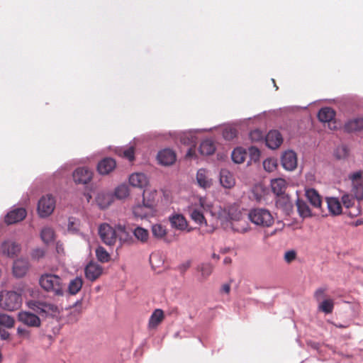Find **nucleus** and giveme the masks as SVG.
<instances>
[{"label":"nucleus","instance_id":"obj_1","mask_svg":"<svg viewBox=\"0 0 363 363\" xmlns=\"http://www.w3.org/2000/svg\"><path fill=\"white\" fill-rule=\"evenodd\" d=\"M39 284L49 296L57 301L67 294V285L60 276L45 273L40 277Z\"/></svg>","mask_w":363,"mask_h":363},{"label":"nucleus","instance_id":"obj_2","mask_svg":"<svg viewBox=\"0 0 363 363\" xmlns=\"http://www.w3.org/2000/svg\"><path fill=\"white\" fill-rule=\"evenodd\" d=\"M21 294L14 291L3 290L0 292V308L8 311H13L21 308Z\"/></svg>","mask_w":363,"mask_h":363},{"label":"nucleus","instance_id":"obj_3","mask_svg":"<svg viewBox=\"0 0 363 363\" xmlns=\"http://www.w3.org/2000/svg\"><path fill=\"white\" fill-rule=\"evenodd\" d=\"M249 220L257 226L270 227L274 223V218L270 211L263 208H255L248 213Z\"/></svg>","mask_w":363,"mask_h":363},{"label":"nucleus","instance_id":"obj_4","mask_svg":"<svg viewBox=\"0 0 363 363\" xmlns=\"http://www.w3.org/2000/svg\"><path fill=\"white\" fill-rule=\"evenodd\" d=\"M28 306L34 312L43 316L54 315L58 311L56 305L43 301H31L28 303Z\"/></svg>","mask_w":363,"mask_h":363},{"label":"nucleus","instance_id":"obj_5","mask_svg":"<svg viewBox=\"0 0 363 363\" xmlns=\"http://www.w3.org/2000/svg\"><path fill=\"white\" fill-rule=\"evenodd\" d=\"M55 208V199L51 194L43 196L38 201V212L41 218L50 216Z\"/></svg>","mask_w":363,"mask_h":363},{"label":"nucleus","instance_id":"obj_6","mask_svg":"<svg viewBox=\"0 0 363 363\" xmlns=\"http://www.w3.org/2000/svg\"><path fill=\"white\" fill-rule=\"evenodd\" d=\"M99 235L103 242L107 245H113L116 242V230L108 223H102L99 225Z\"/></svg>","mask_w":363,"mask_h":363},{"label":"nucleus","instance_id":"obj_7","mask_svg":"<svg viewBox=\"0 0 363 363\" xmlns=\"http://www.w3.org/2000/svg\"><path fill=\"white\" fill-rule=\"evenodd\" d=\"M155 213V208L151 202H143L133 207V214L137 219H146L152 217Z\"/></svg>","mask_w":363,"mask_h":363},{"label":"nucleus","instance_id":"obj_8","mask_svg":"<svg viewBox=\"0 0 363 363\" xmlns=\"http://www.w3.org/2000/svg\"><path fill=\"white\" fill-rule=\"evenodd\" d=\"M349 179L352 182V191L353 192L357 200H362L363 199L362 172L357 171L351 173L349 175Z\"/></svg>","mask_w":363,"mask_h":363},{"label":"nucleus","instance_id":"obj_9","mask_svg":"<svg viewBox=\"0 0 363 363\" xmlns=\"http://www.w3.org/2000/svg\"><path fill=\"white\" fill-rule=\"evenodd\" d=\"M72 177L76 184H87L92 179L93 172L86 167H79L74 171Z\"/></svg>","mask_w":363,"mask_h":363},{"label":"nucleus","instance_id":"obj_10","mask_svg":"<svg viewBox=\"0 0 363 363\" xmlns=\"http://www.w3.org/2000/svg\"><path fill=\"white\" fill-rule=\"evenodd\" d=\"M18 320L23 325L28 327L38 328L40 326L41 321L40 318L28 311H21L18 314Z\"/></svg>","mask_w":363,"mask_h":363},{"label":"nucleus","instance_id":"obj_11","mask_svg":"<svg viewBox=\"0 0 363 363\" xmlns=\"http://www.w3.org/2000/svg\"><path fill=\"white\" fill-rule=\"evenodd\" d=\"M282 167L287 171H293L297 167V156L294 151L289 150L285 151L281 157Z\"/></svg>","mask_w":363,"mask_h":363},{"label":"nucleus","instance_id":"obj_12","mask_svg":"<svg viewBox=\"0 0 363 363\" xmlns=\"http://www.w3.org/2000/svg\"><path fill=\"white\" fill-rule=\"evenodd\" d=\"M0 250L4 255L13 258L20 252L21 245L13 240H6L1 243Z\"/></svg>","mask_w":363,"mask_h":363},{"label":"nucleus","instance_id":"obj_13","mask_svg":"<svg viewBox=\"0 0 363 363\" xmlns=\"http://www.w3.org/2000/svg\"><path fill=\"white\" fill-rule=\"evenodd\" d=\"M282 143L283 137L277 130H272L265 135L266 145L272 150L277 149Z\"/></svg>","mask_w":363,"mask_h":363},{"label":"nucleus","instance_id":"obj_14","mask_svg":"<svg viewBox=\"0 0 363 363\" xmlns=\"http://www.w3.org/2000/svg\"><path fill=\"white\" fill-rule=\"evenodd\" d=\"M113 194L106 191H99L96 197V202L101 209L108 208L113 203Z\"/></svg>","mask_w":363,"mask_h":363},{"label":"nucleus","instance_id":"obj_15","mask_svg":"<svg viewBox=\"0 0 363 363\" xmlns=\"http://www.w3.org/2000/svg\"><path fill=\"white\" fill-rule=\"evenodd\" d=\"M169 220L171 227L176 230L183 231L188 227V223L182 214L174 213L169 217Z\"/></svg>","mask_w":363,"mask_h":363},{"label":"nucleus","instance_id":"obj_16","mask_svg":"<svg viewBox=\"0 0 363 363\" xmlns=\"http://www.w3.org/2000/svg\"><path fill=\"white\" fill-rule=\"evenodd\" d=\"M157 158L160 164L169 166L175 162L176 155L172 150L164 149L158 152Z\"/></svg>","mask_w":363,"mask_h":363},{"label":"nucleus","instance_id":"obj_17","mask_svg":"<svg viewBox=\"0 0 363 363\" xmlns=\"http://www.w3.org/2000/svg\"><path fill=\"white\" fill-rule=\"evenodd\" d=\"M136 143V139L134 138L133 142H130V144L126 147H117L116 149V152L119 156L127 159L128 161L132 162L135 159V145Z\"/></svg>","mask_w":363,"mask_h":363},{"label":"nucleus","instance_id":"obj_18","mask_svg":"<svg viewBox=\"0 0 363 363\" xmlns=\"http://www.w3.org/2000/svg\"><path fill=\"white\" fill-rule=\"evenodd\" d=\"M26 216V211L23 208H17L9 211L5 216V222L7 224H13L21 221Z\"/></svg>","mask_w":363,"mask_h":363},{"label":"nucleus","instance_id":"obj_19","mask_svg":"<svg viewBox=\"0 0 363 363\" xmlns=\"http://www.w3.org/2000/svg\"><path fill=\"white\" fill-rule=\"evenodd\" d=\"M219 181L220 185L225 189H231L235 184V179L232 172L227 169L220 171Z\"/></svg>","mask_w":363,"mask_h":363},{"label":"nucleus","instance_id":"obj_20","mask_svg":"<svg viewBox=\"0 0 363 363\" xmlns=\"http://www.w3.org/2000/svg\"><path fill=\"white\" fill-rule=\"evenodd\" d=\"M28 268L29 262L27 259H16L13 265V275L16 277H22L27 273Z\"/></svg>","mask_w":363,"mask_h":363},{"label":"nucleus","instance_id":"obj_21","mask_svg":"<svg viewBox=\"0 0 363 363\" xmlns=\"http://www.w3.org/2000/svg\"><path fill=\"white\" fill-rule=\"evenodd\" d=\"M85 277L89 281H95L102 273V267L94 262L88 264L84 269Z\"/></svg>","mask_w":363,"mask_h":363},{"label":"nucleus","instance_id":"obj_22","mask_svg":"<svg viewBox=\"0 0 363 363\" xmlns=\"http://www.w3.org/2000/svg\"><path fill=\"white\" fill-rule=\"evenodd\" d=\"M196 182L198 185L204 189H208L212 186V179L209 177L208 172L206 169L201 168L197 171Z\"/></svg>","mask_w":363,"mask_h":363},{"label":"nucleus","instance_id":"obj_23","mask_svg":"<svg viewBox=\"0 0 363 363\" xmlns=\"http://www.w3.org/2000/svg\"><path fill=\"white\" fill-rule=\"evenodd\" d=\"M116 161L111 157H106L98 163L97 170L100 174H108L116 167Z\"/></svg>","mask_w":363,"mask_h":363},{"label":"nucleus","instance_id":"obj_24","mask_svg":"<svg viewBox=\"0 0 363 363\" xmlns=\"http://www.w3.org/2000/svg\"><path fill=\"white\" fill-rule=\"evenodd\" d=\"M318 120L323 123L325 128L335 130L341 127V123L335 118L336 115H316Z\"/></svg>","mask_w":363,"mask_h":363},{"label":"nucleus","instance_id":"obj_25","mask_svg":"<svg viewBox=\"0 0 363 363\" xmlns=\"http://www.w3.org/2000/svg\"><path fill=\"white\" fill-rule=\"evenodd\" d=\"M117 238L121 245H131L133 243V239L129 232L126 230L125 226L118 225L117 226Z\"/></svg>","mask_w":363,"mask_h":363},{"label":"nucleus","instance_id":"obj_26","mask_svg":"<svg viewBox=\"0 0 363 363\" xmlns=\"http://www.w3.org/2000/svg\"><path fill=\"white\" fill-rule=\"evenodd\" d=\"M147 182V177L143 173H133L129 177V183L134 187L143 188Z\"/></svg>","mask_w":363,"mask_h":363},{"label":"nucleus","instance_id":"obj_27","mask_svg":"<svg viewBox=\"0 0 363 363\" xmlns=\"http://www.w3.org/2000/svg\"><path fill=\"white\" fill-rule=\"evenodd\" d=\"M363 129V117H358L348 121L345 125L347 132H356Z\"/></svg>","mask_w":363,"mask_h":363},{"label":"nucleus","instance_id":"obj_28","mask_svg":"<svg viewBox=\"0 0 363 363\" xmlns=\"http://www.w3.org/2000/svg\"><path fill=\"white\" fill-rule=\"evenodd\" d=\"M328 211L333 215L337 216L342 213V206L337 198H326Z\"/></svg>","mask_w":363,"mask_h":363},{"label":"nucleus","instance_id":"obj_29","mask_svg":"<svg viewBox=\"0 0 363 363\" xmlns=\"http://www.w3.org/2000/svg\"><path fill=\"white\" fill-rule=\"evenodd\" d=\"M247 155V152L245 148L242 147H238L233 150L231 158L235 163L241 164L245 161Z\"/></svg>","mask_w":363,"mask_h":363},{"label":"nucleus","instance_id":"obj_30","mask_svg":"<svg viewBox=\"0 0 363 363\" xmlns=\"http://www.w3.org/2000/svg\"><path fill=\"white\" fill-rule=\"evenodd\" d=\"M196 131L198 130H194L182 133L179 135L181 143L184 145L194 146L196 143V137L195 135V132Z\"/></svg>","mask_w":363,"mask_h":363},{"label":"nucleus","instance_id":"obj_31","mask_svg":"<svg viewBox=\"0 0 363 363\" xmlns=\"http://www.w3.org/2000/svg\"><path fill=\"white\" fill-rule=\"evenodd\" d=\"M216 145L211 139L203 140L199 146V152L202 155H211L214 153Z\"/></svg>","mask_w":363,"mask_h":363},{"label":"nucleus","instance_id":"obj_32","mask_svg":"<svg viewBox=\"0 0 363 363\" xmlns=\"http://www.w3.org/2000/svg\"><path fill=\"white\" fill-rule=\"evenodd\" d=\"M271 187L272 191L277 196L281 195L285 192L286 182L284 179L277 178L271 181Z\"/></svg>","mask_w":363,"mask_h":363},{"label":"nucleus","instance_id":"obj_33","mask_svg":"<svg viewBox=\"0 0 363 363\" xmlns=\"http://www.w3.org/2000/svg\"><path fill=\"white\" fill-rule=\"evenodd\" d=\"M306 196L310 203L315 208L321 206V198L318 191L314 189H308L306 191Z\"/></svg>","mask_w":363,"mask_h":363},{"label":"nucleus","instance_id":"obj_34","mask_svg":"<svg viewBox=\"0 0 363 363\" xmlns=\"http://www.w3.org/2000/svg\"><path fill=\"white\" fill-rule=\"evenodd\" d=\"M82 285V279L79 277H75L69 281L67 286V294L69 295L77 294L81 290Z\"/></svg>","mask_w":363,"mask_h":363},{"label":"nucleus","instance_id":"obj_35","mask_svg":"<svg viewBox=\"0 0 363 363\" xmlns=\"http://www.w3.org/2000/svg\"><path fill=\"white\" fill-rule=\"evenodd\" d=\"M133 234L135 239L143 244L148 241L149 232L144 228L140 226L136 227L133 229Z\"/></svg>","mask_w":363,"mask_h":363},{"label":"nucleus","instance_id":"obj_36","mask_svg":"<svg viewBox=\"0 0 363 363\" xmlns=\"http://www.w3.org/2000/svg\"><path fill=\"white\" fill-rule=\"evenodd\" d=\"M164 319V313L161 309H156L151 315L149 320V327L150 328H156Z\"/></svg>","mask_w":363,"mask_h":363},{"label":"nucleus","instance_id":"obj_37","mask_svg":"<svg viewBox=\"0 0 363 363\" xmlns=\"http://www.w3.org/2000/svg\"><path fill=\"white\" fill-rule=\"evenodd\" d=\"M296 206L298 214L301 217L308 218L311 216V209L304 201L298 199L296 201Z\"/></svg>","mask_w":363,"mask_h":363},{"label":"nucleus","instance_id":"obj_38","mask_svg":"<svg viewBox=\"0 0 363 363\" xmlns=\"http://www.w3.org/2000/svg\"><path fill=\"white\" fill-rule=\"evenodd\" d=\"M40 237L42 240L45 244H50L54 241L55 232L52 228L50 227H44L40 232Z\"/></svg>","mask_w":363,"mask_h":363},{"label":"nucleus","instance_id":"obj_39","mask_svg":"<svg viewBox=\"0 0 363 363\" xmlns=\"http://www.w3.org/2000/svg\"><path fill=\"white\" fill-rule=\"evenodd\" d=\"M190 217L196 223L200 225H207L203 213L198 208H194L191 210Z\"/></svg>","mask_w":363,"mask_h":363},{"label":"nucleus","instance_id":"obj_40","mask_svg":"<svg viewBox=\"0 0 363 363\" xmlns=\"http://www.w3.org/2000/svg\"><path fill=\"white\" fill-rule=\"evenodd\" d=\"M247 152V157H249V160L247 161V164L250 165L252 163H256L259 160L260 158V151L259 150L255 147L252 146L249 147Z\"/></svg>","mask_w":363,"mask_h":363},{"label":"nucleus","instance_id":"obj_41","mask_svg":"<svg viewBox=\"0 0 363 363\" xmlns=\"http://www.w3.org/2000/svg\"><path fill=\"white\" fill-rule=\"evenodd\" d=\"M152 233L155 238L160 239L167 235V229L162 224L156 223L152 225Z\"/></svg>","mask_w":363,"mask_h":363},{"label":"nucleus","instance_id":"obj_42","mask_svg":"<svg viewBox=\"0 0 363 363\" xmlns=\"http://www.w3.org/2000/svg\"><path fill=\"white\" fill-rule=\"evenodd\" d=\"M129 195V189L126 184L118 186L114 191V197L118 199H123Z\"/></svg>","mask_w":363,"mask_h":363},{"label":"nucleus","instance_id":"obj_43","mask_svg":"<svg viewBox=\"0 0 363 363\" xmlns=\"http://www.w3.org/2000/svg\"><path fill=\"white\" fill-rule=\"evenodd\" d=\"M197 269L201 272L202 279H206L211 274L213 266L210 263H203L198 267Z\"/></svg>","mask_w":363,"mask_h":363},{"label":"nucleus","instance_id":"obj_44","mask_svg":"<svg viewBox=\"0 0 363 363\" xmlns=\"http://www.w3.org/2000/svg\"><path fill=\"white\" fill-rule=\"evenodd\" d=\"M335 157L338 160L345 159L349 155V148L346 145L337 146L334 151Z\"/></svg>","mask_w":363,"mask_h":363},{"label":"nucleus","instance_id":"obj_45","mask_svg":"<svg viewBox=\"0 0 363 363\" xmlns=\"http://www.w3.org/2000/svg\"><path fill=\"white\" fill-rule=\"evenodd\" d=\"M333 308L334 302L332 299H325L318 305V309L326 314L331 313Z\"/></svg>","mask_w":363,"mask_h":363},{"label":"nucleus","instance_id":"obj_46","mask_svg":"<svg viewBox=\"0 0 363 363\" xmlns=\"http://www.w3.org/2000/svg\"><path fill=\"white\" fill-rule=\"evenodd\" d=\"M96 256L97 259L101 262H107L110 259L109 253L101 246H99L96 249Z\"/></svg>","mask_w":363,"mask_h":363},{"label":"nucleus","instance_id":"obj_47","mask_svg":"<svg viewBox=\"0 0 363 363\" xmlns=\"http://www.w3.org/2000/svg\"><path fill=\"white\" fill-rule=\"evenodd\" d=\"M14 319L6 314L0 313V325L11 328L14 325Z\"/></svg>","mask_w":363,"mask_h":363},{"label":"nucleus","instance_id":"obj_48","mask_svg":"<svg viewBox=\"0 0 363 363\" xmlns=\"http://www.w3.org/2000/svg\"><path fill=\"white\" fill-rule=\"evenodd\" d=\"M306 109L305 106H292L280 108L279 111L280 113H294L305 111Z\"/></svg>","mask_w":363,"mask_h":363},{"label":"nucleus","instance_id":"obj_49","mask_svg":"<svg viewBox=\"0 0 363 363\" xmlns=\"http://www.w3.org/2000/svg\"><path fill=\"white\" fill-rule=\"evenodd\" d=\"M157 192L156 190H150L146 189L143 191V201L145 203L146 202H151L153 203V206L155 207V199L157 197Z\"/></svg>","mask_w":363,"mask_h":363},{"label":"nucleus","instance_id":"obj_50","mask_svg":"<svg viewBox=\"0 0 363 363\" xmlns=\"http://www.w3.org/2000/svg\"><path fill=\"white\" fill-rule=\"evenodd\" d=\"M265 134L259 129H255L250 131L249 134L252 142H259L265 140Z\"/></svg>","mask_w":363,"mask_h":363},{"label":"nucleus","instance_id":"obj_51","mask_svg":"<svg viewBox=\"0 0 363 363\" xmlns=\"http://www.w3.org/2000/svg\"><path fill=\"white\" fill-rule=\"evenodd\" d=\"M277 167V161L274 158H267L263 161V167L268 172L274 171Z\"/></svg>","mask_w":363,"mask_h":363},{"label":"nucleus","instance_id":"obj_52","mask_svg":"<svg viewBox=\"0 0 363 363\" xmlns=\"http://www.w3.org/2000/svg\"><path fill=\"white\" fill-rule=\"evenodd\" d=\"M78 220L73 217L69 218L67 229L68 231L75 233L78 230Z\"/></svg>","mask_w":363,"mask_h":363},{"label":"nucleus","instance_id":"obj_53","mask_svg":"<svg viewBox=\"0 0 363 363\" xmlns=\"http://www.w3.org/2000/svg\"><path fill=\"white\" fill-rule=\"evenodd\" d=\"M342 202L345 208H349L354 205V199L351 195L344 194L342 196Z\"/></svg>","mask_w":363,"mask_h":363},{"label":"nucleus","instance_id":"obj_54","mask_svg":"<svg viewBox=\"0 0 363 363\" xmlns=\"http://www.w3.org/2000/svg\"><path fill=\"white\" fill-rule=\"evenodd\" d=\"M296 258V252L294 250H290L284 253V259L286 263H291Z\"/></svg>","mask_w":363,"mask_h":363},{"label":"nucleus","instance_id":"obj_55","mask_svg":"<svg viewBox=\"0 0 363 363\" xmlns=\"http://www.w3.org/2000/svg\"><path fill=\"white\" fill-rule=\"evenodd\" d=\"M223 135L226 140H232L236 136V131L235 130H225L223 133Z\"/></svg>","mask_w":363,"mask_h":363},{"label":"nucleus","instance_id":"obj_56","mask_svg":"<svg viewBox=\"0 0 363 363\" xmlns=\"http://www.w3.org/2000/svg\"><path fill=\"white\" fill-rule=\"evenodd\" d=\"M32 257L35 259H39L44 257L45 251L43 249L37 248L32 252Z\"/></svg>","mask_w":363,"mask_h":363},{"label":"nucleus","instance_id":"obj_57","mask_svg":"<svg viewBox=\"0 0 363 363\" xmlns=\"http://www.w3.org/2000/svg\"><path fill=\"white\" fill-rule=\"evenodd\" d=\"M17 334L21 337L28 338L30 337V331L22 327L17 328Z\"/></svg>","mask_w":363,"mask_h":363},{"label":"nucleus","instance_id":"obj_58","mask_svg":"<svg viewBox=\"0 0 363 363\" xmlns=\"http://www.w3.org/2000/svg\"><path fill=\"white\" fill-rule=\"evenodd\" d=\"M190 265H191L190 261L184 262L178 266V270L182 274H183L190 267Z\"/></svg>","mask_w":363,"mask_h":363},{"label":"nucleus","instance_id":"obj_59","mask_svg":"<svg viewBox=\"0 0 363 363\" xmlns=\"http://www.w3.org/2000/svg\"><path fill=\"white\" fill-rule=\"evenodd\" d=\"M315 299L319 301L325 297V289L323 288L318 289L314 294Z\"/></svg>","mask_w":363,"mask_h":363},{"label":"nucleus","instance_id":"obj_60","mask_svg":"<svg viewBox=\"0 0 363 363\" xmlns=\"http://www.w3.org/2000/svg\"><path fill=\"white\" fill-rule=\"evenodd\" d=\"M317 113H336L335 111L330 107H323L320 108Z\"/></svg>","mask_w":363,"mask_h":363},{"label":"nucleus","instance_id":"obj_61","mask_svg":"<svg viewBox=\"0 0 363 363\" xmlns=\"http://www.w3.org/2000/svg\"><path fill=\"white\" fill-rule=\"evenodd\" d=\"M82 303V300H78L74 305V311H77V313H80L82 312L81 306Z\"/></svg>","mask_w":363,"mask_h":363},{"label":"nucleus","instance_id":"obj_62","mask_svg":"<svg viewBox=\"0 0 363 363\" xmlns=\"http://www.w3.org/2000/svg\"><path fill=\"white\" fill-rule=\"evenodd\" d=\"M10 336V334L8 331L4 330V329H0V337L2 340H7L9 339Z\"/></svg>","mask_w":363,"mask_h":363},{"label":"nucleus","instance_id":"obj_63","mask_svg":"<svg viewBox=\"0 0 363 363\" xmlns=\"http://www.w3.org/2000/svg\"><path fill=\"white\" fill-rule=\"evenodd\" d=\"M194 150L191 147L189 148L186 152V157H192L194 156Z\"/></svg>","mask_w":363,"mask_h":363},{"label":"nucleus","instance_id":"obj_64","mask_svg":"<svg viewBox=\"0 0 363 363\" xmlns=\"http://www.w3.org/2000/svg\"><path fill=\"white\" fill-rule=\"evenodd\" d=\"M230 290V286L229 284H224L222 286V291L226 294L229 293Z\"/></svg>","mask_w":363,"mask_h":363}]
</instances>
